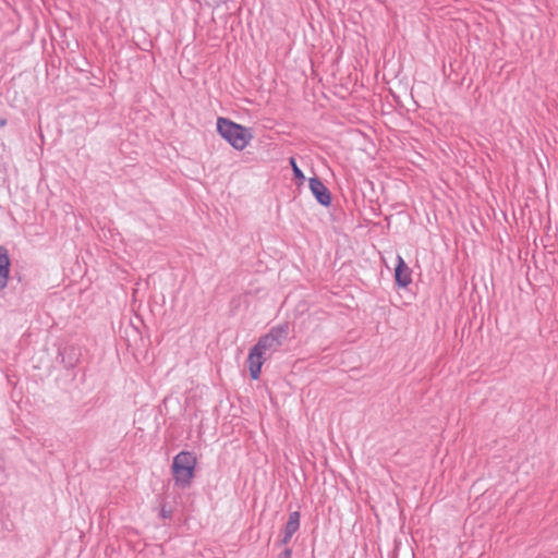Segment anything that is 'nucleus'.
<instances>
[{"mask_svg": "<svg viewBox=\"0 0 558 558\" xmlns=\"http://www.w3.org/2000/svg\"><path fill=\"white\" fill-rule=\"evenodd\" d=\"M217 131L236 150H244L254 137L252 129L221 117L217 119Z\"/></svg>", "mask_w": 558, "mask_h": 558, "instance_id": "nucleus-1", "label": "nucleus"}, {"mask_svg": "<svg viewBox=\"0 0 558 558\" xmlns=\"http://www.w3.org/2000/svg\"><path fill=\"white\" fill-rule=\"evenodd\" d=\"M196 463L197 459L192 452L181 451L174 457L172 473L178 485L186 487L191 484Z\"/></svg>", "mask_w": 558, "mask_h": 558, "instance_id": "nucleus-2", "label": "nucleus"}, {"mask_svg": "<svg viewBox=\"0 0 558 558\" xmlns=\"http://www.w3.org/2000/svg\"><path fill=\"white\" fill-rule=\"evenodd\" d=\"M287 336L288 326H277L270 329L268 333L263 336L254 347L266 354L267 351L274 350L281 345Z\"/></svg>", "mask_w": 558, "mask_h": 558, "instance_id": "nucleus-3", "label": "nucleus"}, {"mask_svg": "<svg viewBox=\"0 0 558 558\" xmlns=\"http://www.w3.org/2000/svg\"><path fill=\"white\" fill-rule=\"evenodd\" d=\"M265 353L253 347L247 356L248 371L252 379L259 378L262 366L265 362Z\"/></svg>", "mask_w": 558, "mask_h": 558, "instance_id": "nucleus-4", "label": "nucleus"}, {"mask_svg": "<svg viewBox=\"0 0 558 558\" xmlns=\"http://www.w3.org/2000/svg\"><path fill=\"white\" fill-rule=\"evenodd\" d=\"M395 280L401 288H405L412 282V271L401 256L397 258Z\"/></svg>", "mask_w": 558, "mask_h": 558, "instance_id": "nucleus-5", "label": "nucleus"}, {"mask_svg": "<svg viewBox=\"0 0 558 558\" xmlns=\"http://www.w3.org/2000/svg\"><path fill=\"white\" fill-rule=\"evenodd\" d=\"M11 259L9 252L4 246L0 245V291H3L10 279Z\"/></svg>", "mask_w": 558, "mask_h": 558, "instance_id": "nucleus-6", "label": "nucleus"}, {"mask_svg": "<svg viewBox=\"0 0 558 558\" xmlns=\"http://www.w3.org/2000/svg\"><path fill=\"white\" fill-rule=\"evenodd\" d=\"M310 189L322 205L328 206L330 204V193L320 180L316 178L310 179Z\"/></svg>", "mask_w": 558, "mask_h": 558, "instance_id": "nucleus-7", "label": "nucleus"}, {"mask_svg": "<svg viewBox=\"0 0 558 558\" xmlns=\"http://www.w3.org/2000/svg\"><path fill=\"white\" fill-rule=\"evenodd\" d=\"M299 526H300V513L295 511L289 515V520L284 526V531H283L284 535L282 538L283 544H288L290 542L293 534L299 530Z\"/></svg>", "mask_w": 558, "mask_h": 558, "instance_id": "nucleus-8", "label": "nucleus"}, {"mask_svg": "<svg viewBox=\"0 0 558 558\" xmlns=\"http://www.w3.org/2000/svg\"><path fill=\"white\" fill-rule=\"evenodd\" d=\"M290 165L292 167L295 178L299 179L300 183L302 184L303 181L305 180V177H304L303 172L300 170V168L298 167L296 161L293 157L290 158Z\"/></svg>", "mask_w": 558, "mask_h": 558, "instance_id": "nucleus-9", "label": "nucleus"}, {"mask_svg": "<svg viewBox=\"0 0 558 558\" xmlns=\"http://www.w3.org/2000/svg\"><path fill=\"white\" fill-rule=\"evenodd\" d=\"M279 558H291V550L290 549H286L280 556Z\"/></svg>", "mask_w": 558, "mask_h": 558, "instance_id": "nucleus-10", "label": "nucleus"}]
</instances>
